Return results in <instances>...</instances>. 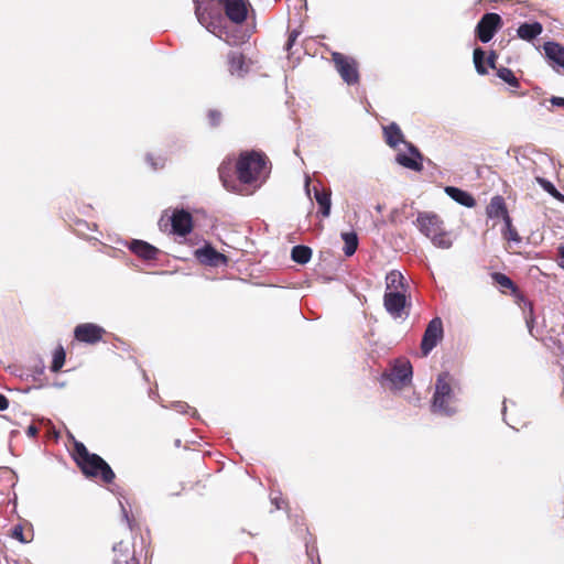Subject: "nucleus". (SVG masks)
Returning <instances> with one entry per match:
<instances>
[{
  "label": "nucleus",
  "instance_id": "2",
  "mask_svg": "<svg viewBox=\"0 0 564 564\" xmlns=\"http://www.w3.org/2000/svg\"><path fill=\"white\" fill-rule=\"evenodd\" d=\"M150 553V541L144 536H127L112 546V564H141Z\"/></svg>",
  "mask_w": 564,
  "mask_h": 564
},
{
  "label": "nucleus",
  "instance_id": "1",
  "mask_svg": "<svg viewBox=\"0 0 564 564\" xmlns=\"http://www.w3.org/2000/svg\"><path fill=\"white\" fill-rule=\"evenodd\" d=\"M73 457L87 478L99 479L104 484L115 480L116 475L111 467L99 455L89 453L83 443H75Z\"/></svg>",
  "mask_w": 564,
  "mask_h": 564
},
{
  "label": "nucleus",
  "instance_id": "10",
  "mask_svg": "<svg viewBox=\"0 0 564 564\" xmlns=\"http://www.w3.org/2000/svg\"><path fill=\"white\" fill-rule=\"evenodd\" d=\"M105 334V328L94 323H83L77 325L74 329L75 339L90 345L102 340Z\"/></svg>",
  "mask_w": 564,
  "mask_h": 564
},
{
  "label": "nucleus",
  "instance_id": "16",
  "mask_svg": "<svg viewBox=\"0 0 564 564\" xmlns=\"http://www.w3.org/2000/svg\"><path fill=\"white\" fill-rule=\"evenodd\" d=\"M195 254L200 260V262L208 265L218 267L219 264L227 263V257L218 252L209 245L205 246L204 248L197 249L195 251Z\"/></svg>",
  "mask_w": 564,
  "mask_h": 564
},
{
  "label": "nucleus",
  "instance_id": "36",
  "mask_svg": "<svg viewBox=\"0 0 564 564\" xmlns=\"http://www.w3.org/2000/svg\"><path fill=\"white\" fill-rule=\"evenodd\" d=\"M498 55L495 51H491L487 57V64L490 68L496 69V62H497Z\"/></svg>",
  "mask_w": 564,
  "mask_h": 564
},
{
  "label": "nucleus",
  "instance_id": "4",
  "mask_svg": "<svg viewBox=\"0 0 564 564\" xmlns=\"http://www.w3.org/2000/svg\"><path fill=\"white\" fill-rule=\"evenodd\" d=\"M419 230L431 239L437 248L448 249L452 247V239L444 228L441 217L434 213H420L416 218Z\"/></svg>",
  "mask_w": 564,
  "mask_h": 564
},
{
  "label": "nucleus",
  "instance_id": "37",
  "mask_svg": "<svg viewBox=\"0 0 564 564\" xmlns=\"http://www.w3.org/2000/svg\"><path fill=\"white\" fill-rule=\"evenodd\" d=\"M550 102L552 106L564 108V98L563 97H555L553 96L550 99Z\"/></svg>",
  "mask_w": 564,
  "mask_h": 564
},
{
  "label": "nucleus",
  "instance_id": "18",
  "mask_svg": "<svg viewBox=\"0 0 564 564\" xmlns=\"http://www.w3.org/2000/svg\"><path fill=\"white\" fill-rule=\"evenodd\" d=\"M129 249L139 258L147 261L156 260L160 253V250L156 247L143 240H132Z\"/></svg>",
  "mask_w": 564,
  "mask_h": 564
},
{
  "label": "nucleus",
  "instance_id": "24",
  "mask_svg": "<svg viewBox=\"0 0 564 564\" xmlns=\"http://www.w3.org/2000/svg\"><path fill=\"white\" fill-rule=\"evenodd\" d=\"M503 239L511 246V243L520 245L522 238L520 237L517 228L512 225L511 217L503 219V228L501 229Z\"/></svg>",
  "mask_w": 564,
  "mask_h": 564
},
{
  "label": "nucleus",
  "instance_id": "17",
  "mask_svg": "<svg viewBox=\"0 0 564 564\" xmlns=\"http://www.w3.org/2000/svg\"><path fill=\"white\" fill-rule=\"evenodd\" d=\"M412 378V366L408 360H398L391 369L389 379L393 383L405 384Z\"/></svg>",
  "mask_w": 564,
  "mask_h": 564
},
{
  "label": "nucleus",
  "instance_id": "34",
  "mask_svg": "<svg viewBox=\"0 0 564 564\" xmlns=\"http://www.w3.org/2000/svg\"><path fill=\"white\" fill-rule=\"evenodd\" d=\"M207 119L212 127H218L221 122L223 115L219 110L210 109L207 112Z\"/></svg>",
  "mask_w": 564,
  "mask_h": 564
},
{
  "label": "nucleus",
  "instance_id": "13",
  "mask_svg": "<svg viewBox=\"0 0 564 564\" xmlns=\"http://www.w3.org/2000/svg\"><path fill=\"white\" fill-rule=\"evenodd\" d=\"M169 221H171L173 234L182 237L188 235L193 229V217L184 209L175 210Z\"/></svg>",
  "mask_w": 564,
  "mask_h": 564
},
{
  "label": "nucleus",
  "instance_id": "39",
  "mask_svg": "<svg viewBox=\"0 0 564 564\" xmlns=\"http://www.w3.org/2000/svg\"><path fill=\"white\" fill-rule=\"evenodd\" d=\"M39 433V429L34 425V424H31L30 426H28L26 429V435L30 436V437H35Z\"/></svg>",
  "mask_w": 564,
  "mask_h": 564
},
{
  "label": "nucleus",
  "instance_id": "43",
  "mask_svg": "<svg viewBox=\"0 0 564 564\" xmlns=\"http://www.w3.org/2000/svg\"><path fill=\"white\" fill-rule=\"evenodd\" d=\"M147 160H148L149 162H151V164H152V166H153L154 169H158V164H156V163H154V162H152V156H151V155H148Z\"/></svg>",
  "mask_w": 564,
  "mask_h": 564
},
{
  "label": "nucleus",
  "instance_id": "9",
  "mask_svg": "<svg viewBox=\"0 0 564 564\" xmlns=\"http://www.w3.org/2000/svg\"><path fill=\"white\" fill-rule=\"evenodd\" d=\"M444 328L440 317H434L426 326L421 341V352L426 357L443 339Z\"/></svg>",
  "mask_w": 564,
  "mask_h": 564
},
{
  "label": "nucleus",
  "instance_id": "41",
  "mask_svg": "<svg viewBox=\"0 0 564 564\" xmlns=\"http://www.w3.org/2000/svg\"><path fill=\"white\" fill-rule=\"evenodd\" d=\"M9 406V400L0 393V411L7 410Z\"/></svg>",
  "mask_w": 564,
  "mask_h": 564
},
{
  "label": "nucleus",
  "instance_id": "7",
  "mask_svg": "<svg viewBox=\"0 0 564 564\" xmlns=\"http://www.w3.org/2000/svg\"><path fill=\"white\" fill-rule=\"evenodd\" d=\"M332 61L341 79L347 85H357L360 82L359 64L351 57L339 52L332 54Z\"/></svg>",
  "mask_w": 564,
  "mask_h": 564
},
{
  "label": "nucleus",
  "instance_id": "8",
  "mask_svg": "<svg viewBox=\"0 0 564 564\" xmlns=\"http://www.w3.org/2000/svg\"><path fill=\"white\" fill-rule=\"evenodd\" d=\"M502 19L498 13H485L475 29L477 39L482 43H488L502 28Z\"/></svg>",
  "mask_w": 564,
  "mask_h": 564
},
{
  "label": "nucleus",
  "instance_id": "31",
  "mask_svg": "<svg viewBox=\"0 0 564 564\" xmlns=\"http://www.w3.org/2000/svg\"><path fill=\"white\" fill-rule=\"evenodd\" d=\"M66 354L62 346L55 349L51 365L52 372H58L65 364Z\"/></svg>",
  "mask_w": 564,
  "mask_h": 564
},
{
  "label": "nucleus",
  "instance_id": "33",
  "mask_svg": "<svg viewBox=\"0 0 564 564\" xmlns=\"http://www.w3.org/2000/svg\"><path fill=\"white\" fill-rule=\"evenodd\" d=\"M538 182L543 187V189L552 195L555 199L564 203V195L561 194L550 181L538 177Z\"/></svg>",
  "mask_w": 564,
  "mask_h": 564
},
{
  "label": "nucleus",
  "instance_id": "28",
  "mask_svg": "<svg viewBox=\"0 0 564 564\" xmlns=\"http://www.w3.org/2000/svg\"><path fill=\"white\" fill-rule=\"evenodd\" d=\"M341 238L344 240V253L345 256L347 257H351L357 248H358V237H357V234L351 231V232H343L341 234Z\"/></svg>",
  "mask_w": 564,
  "mask_h": 564
},
{
  "label": "nucleus",
  "instance_id": "11",
  "mask_svg": "<svg viewBox=\"0 0 564 564\" xmlns=\"http://www.w3.org/2000/svg\"><path fill=\"white\" fill-rule=\"evenodd\" d=\"M544 56L547 64L556 72L564 70V46L554 41H547L543 44Z\"/></svg>",
  "mask_w": 564,
  "mask_h": 564
},
{
  "label": "nucleus",
  "instance_id": "21",
  "mask_svg": "<svg viewBox=\"0 0 564 564\" xmlns=\"http://www.w3.org/2000/svg\"><path fill=\"white\" fill-rule=\"evenodd\" d=\"M445 193L455 202L458 204L465 206V207H474L476 205V199L471 194H469L466 191H463L458 187L454 186H446Z\"/></svg>",
  "mask_w": 564,
  "mask_h": 564
},
{
  "label": "nucleus",
  "instance_id": "32",
  "mask_svg": "<svg viewBox=\"0 0 564 564\" xmlns=\"http://www.w3.org/2000/svg\"><path fill=\"white\" fill-rule=\"evenodd\" d=\"M485 52L480 47L474 50V64L478 74L486 75L488 73L484 64Z\"/></svg>",
  "mask_w": 564,
  "mask_h": 564
},
{
  "label": "nucleus",
  "instance_id": "5",
  "mask_svg": "<svg viewBox=\"0 0 564 564\" xmlns=\"http://www.w3.org/2000/svg\"><path fill=\"white\" fill-rule=\"evenodd\" d=\"M451 381L452 378L448 372H442L437 376L431 406L434 413L448 416L456 413V398Z\"/></svg>",
  "mask_w": 564,
  "mask_h": 564
},
{
  "label": "nucleus",
  "instance_id": "42",
  "mask_svg": "<svg viewBox=\"0 0 564 564\" xmlns=\"http://www.w3.org/2000/svg\"><path fill=\"white\" fill-rule=\"evenodd\" d=\"M558 256L561 259V267L564 269V246H561L558 248Z\"/></svg>",
  "mask_w": 564,
  "mask_h": 564
},
{
  "label": "nucleus",
  "instance_id": "20",
  "mask_svg": "<svg viewBox=\"0 0 564 564\" xmlns=\"http://www.w3.org/2000/svg\"><path fill=\"white\" fill-rule=\"evenodd\" d=\"M487 215L490 218H502V220L509 217L503 197L496 195L490 199V203L487 206Z\"/></svg>",
  "mask_w": 564,
  "mask_h": 564
},
{
  "label": "nucleus",
  "instance_id": "27",
  "mask_svg": "<svg viewBox=\"0 0 564 564\" xmlns=\"http://www.w3.org/2000/svg\"><path fill=\"white\" fill-rule=\"evenodd\" d=\"M291 258L299 264H305L312 258V249L303 245L295 246L292 248Z\"/></svg>",
  "mask_w": 564,
  "mask_h": 564
},
{
  "label": "nucleus",
  "instance_id": "30",
  "mask_svg": "<svg viewBox=\"0 0 564 564\" xmlns=\"http://www.w3.org/2000/svg\"><path fill=\"white\" fill-rule=\"evenodd\" d=\"M11 538L20 541L21 543H29L33 539V533L31 530L25 532L21 524H17L11 530Z\"/></svg>",
  "mask_w": 564,
  "mask_h": 564
},
{
  "label": "nucleus",
  "instance_id": "23",
  "mask_svg": "<svg viewBox=\"0 0 564 564\" xmlns=\"http://www.w3.org/2000/svg\"><path fill=\"white\" fill-rule=\"evenodd\" d=\"M330 195H332L330 189L314 188V197H315L316 203L319 206V213L322 214L323 217H328L330 214V206H332Z\"/></svg>",
  "mask_w": 564,
  "mask_h": 564
},
{
  "label": "nucleus",
  "instance_id": "12",
  "mask_svg": "<svg viewBox=\"0 0 564 564\" xmlns=\"http://www.w3.org/2000/svg\"><path fill=\"white\" fill-rule=\"evenodd\" d=\"M406 148L410 152V155L405 153H398L395 156V161L403 167H406L415 172H421L423 170L422 153L412 143H406Z\"/></svg>",
  "mask_w": 564,
  "mask_h": 564
},
{
  "label": "nucleus",
  "instance_id": "38",
  "mask_svg": "<svg viewBox=\"0 0 564 564\" xmlns=\"http://www.w3.org/2000/svg\"><path fill=\"white\" fill-rule=\"evenodd\" d=\"M227 171H229V167L226 166L225 164H221L218 169V172H219V177L221 178V181L224 182V185L226 186V174H227Z\"/></svg>",
  "mask_w": 564,
  "mask_h": 564
},
{
  "label": "nucleus",
  "instance_id": "29",
  "mask_svg": "<svg viewBox=\"0 0 564 564\" xmlns=\"http://www.w3.org/2000/svg\"><path fill=\"white\" fill-rule=\"evenodd\" d=\"M497 76L507 84H509L511 87L518 88L520 86L519 79L516 77L513 72L508 67L498 68Z\"/></svg>",
  "mask_w": 564,
  "mask_h": 564
},
{
  "label": "nucleus",
  "instance_id": "22",
  "mask_svg": "<svg viewBox=\"0 0 564 564\" xmlns=\"http://www.w3.org/2000/svg\"><path fill=\"white\" fill-rule=\"evenodd\" d=\"M543 31L540 22L522 23L517 30V34L521 40L532 41L538 37Z\"/></svg>",
  "mask_w": 564,
  "mask_h": 564
},
{
  "label": "nucleus",
  "instance_id": "15",
  "mask_svg": "<svg viewBox=\"0 0 564 564\" xmlns=\"http://www.w3.org/2000/svg\"><path fill=\"white\" fill-rule=\"evenodd\" d=\"M228 70L232 76L243 77L249 72L246 56L238 51H231L227 55Z\"/></svg>",
  "mask_w": 564,
  "mask_h": 564
},
{
  "label": "nucleus",
  "instance_id": "3",
  "mask_svg": "<svg viewBox=\"0 0 564 564\" xmlns=\"http://www.w3.org/2000/svg\"><path fill=\"white\" fill-rule=\"evenodd\" d=\"M269 160L259 151H246L240 153L236 162V174L240 183L253 184L258 182L268 170Z\"/></svg>",
  "mask_w": 564,
  "mask_h": 564
},
{
  "label": "nucleus",
  "instance_id": "6",
  "mask_svg": "<svg viewBox=\"0 0 564 564\" xmlns=\"http://www.w3.org/2000/svg\"><path fill=\"white\" fill-rule=\"evenodd\" d=\"M491 279L502 293L509 292L516 299V301L519 305L523 304V307L528 306L529 313L525 316V322L531 332L532 327H533V323H534L532 302H530L524 296V294L520 291L518 285L505 273L494 272V273H491Z\"/></svg>",
  "mask_w": 564,
  "mask_h": 564
},
{
  "label": "nucleus",
  "instance_id": "14",
  "mask_svg": "<svg viewBox=\"0 0 564 564\" xmlns=\"http://www.w3.org/2000/svg\"><path fill=\"white\" fill-rule=\"evenodd\" d=\"M406 297L401 291H386L383 304L386 310L394 317H400L405 306Z\"/></svg>",
  "mask_w": 564,
  "mask_h": 564
},
{
  "label": "nucleus",
  "instance_id": "26",
  "mask_svg": "<svg viewBox=\"0 0 564 564\" xmlns=\"http://www.w3.org/2000/svg\"><path fill=\"white\" fill-rule=\"evenodd\" d=\"M122 519L126 522V525L130 531L129 536H143L141 533L140 521L135 518L134 514L129 513L123 506H122Z\"/></svg>",
  "mask_w": 564,
  "mask_h": 564
},
{
  "label": "nucleus",
  "instance_id": "25",
  "mask_svg": "<svg viewBox=\"0 0 564 564\" xmlns=\"http://www.w3.org/2000/svg\"><path fill=\"white\" fill-rule=\"evenodd\" d=\"M387 291H404V276L399 271H391L386 276Z\"/></svg>",
  "mask_w": 564,
  "mask_h": 564
},
{
  "label": "nucleus",
  "instance_id": "35",
  "mask_svg": "<svg viewBox=\"0 0 564 564\" xmlns=\"http://www.w3.org/2000/svg\"><path fill=\"white\" fill-rule=\"evenodd\" d=\"M300 34H301V30H299V29H294V30L290 31L288 41L285 43V50L288 52L291 51L292 46L295 44Z\"/></svg>",
  "mask_w": 564,
  "mask_h": 564
},
{
  "label": "nucleus",
  "instance_id": "19",
  "mask_svg": "<svg viewBox=\"0 0 564 564\" xmlns=\"http://www.w3.org/2000/svg\"><path fill=\"white\" fill-rule=\"evenodd\" d=\"M382 130L384 141L389 147L395 149L400 143H404L406 145L408 142L404 140V135L395 122L384 126Z\"/></svg>",
  "mask_w": 564,
  "mask_h": 564
},
{
  "label": "nucleus",
  "instance_id": "40",
  "mask_svg": "<svg viewBox=\"0 0 564 564\" xmlns=\"http://www.w3.org/2000/svg\"><path fill=\"white\" fill-rule=\"evenodd\" d=\"M271 501H272V503L275 505L276 509H283L285 506L284 500L281 498H278V497H272Z\"/></svg>",
  "mask_w": 564,
  "mask_h": 564
}]
</instances>
